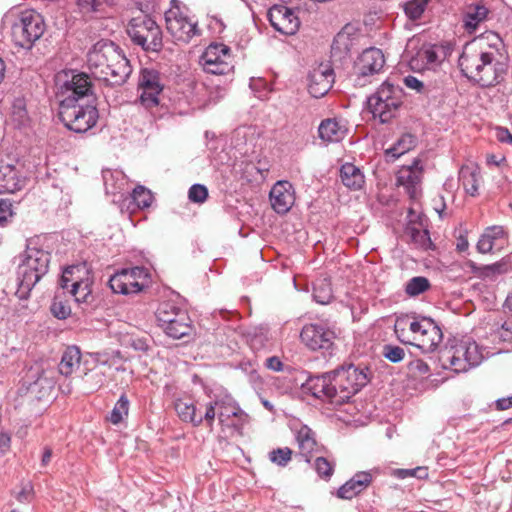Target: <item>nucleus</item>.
<instances>
[{
	"label": "nucleus",
	"mask_w": 512,
	"mask_h": 512,
	"mask_svg": "<svg viewBox=\"0 0 512 512\" xmlns=\"http://www.w3.org/2000/svg\"><path fill=\"white\" fill-rule=\"evenodd\" d=\"M59 118L71 131L85 133L93 128L99 118L92 93L90 77L84 73L73 74L61 86Z\"/></svg>",
	"instance_id": "nucleus-1"
},
{
	"label": "nucleus",
	"mask_w": 512,
	"mask_h": 512,
	"mask_svg": "<svg viewBox=\"0 0 512 512\" xmlns=\"http://www.w3.org/2000/svg\"><path fill=\"white\" fill-rule=\"evenodd\" d=\"M90 72L108 86L123 85L132 72L129 60L112 41L100 40L87 53Z\"/></svg>",
	"instance_id": "nucleus-2"
},
{
	"label": "nucleus",
	"mask_w": 512,
	"mask_h": 512,
	"mask_svg": "<svg viewBox=\"0 0 512 512\" xmlns=\"http://www.w3.org/2000/svg\"><path fill=\"white\" fill-rule=\"evenodd\" d=\"M497 56L496 51H486L480 42L473 41L464 47L458 64L470 81L481 87H492L500 83L507 72L506 64L500 62Z\"/></svg>",
	"instance_id": "nucleus-3"
},
{
	"label": "nucleus",
	"mask_w": 512,
	"mask_h": 512,
	"mask_svg": "<svg viewBox=\"0 0 512 512\" xmlns=\"http://www.w3.org/2000/svg\"><path fill=\"white\" fill-rule=\"evenodd\" d=\"M50 258V253L39 248L35 240L28 241L17 268L16 296L19 299L29 298L32 289L47 274Z\"/></svg>",
	"instance_id": "nucleus-4"
},
{
	"label": "nucleus",
	"mask_w": 512,
	"mask_h": 512,
	"mask_svg": "<svg viewBox=\"0 0 512 512\" xmlns=\"http://www.w3.org/2000/svg\"><path fill=\"white\" fill-rule=\"evenodd\" d=\"M395 333L401 342L414 345L425 353L435 351L443 339L441 328L427 317L397 320Z\"/></svg>",
	"instance_id": "nucleus-5"
},
{
	"label": "nucleus",
	"mask_w": 512,
	"mask_h": 512,
	"mask_svg": "<svg viewBox=\"0 0 512 512\" xmlns=\"http://www.w3.org/2000/svg\"><path fill=\"white\" fill-rule=\"evenodd\" d=\"M484 359L483 350L471 337L454 339L441 357L442 366L455 373H465L479 366Z\"/></svg>",
	"instance_id": "nucleus-6"
},
{
	"label": "nucleus",
	"mask_w": 512,
	"mask_h": 512,
	"mask_svg": "<svg viewBox=\"0 0 512 512\" xmlns=\"http://www.w3.org/2000/svg\"><path fill=\"white\" fill-rule=\"evenodd\" d=\"M367 370V368L348 365L331 372L334 404L342 405L348 402L368 383Z\"/></svg>",
	"instance_id": "nucleus-7"
},
{
	"label": "nucleus",
	"mask_w": 512,
	"mask_h": 512,
	"mask_svg": "<svg viewBox=\"0 0 512 512\" xmlns=\"http://www.w3.org/2000/svg\"><path fill=\"white\" fill-rule=\"evenodd\" d=\"M368 108L374 118L381 123L390 121L402 103V90L385 81L378 90L368 98Z\"/></svg>",
	"instance_id": "nucleus-8"
},
{
	"label": "nucleus",
	"mask_w": 512,
	"mask_h": 512,
	"mask_svg": "<svg viewBox=\"0 0 512 512\" xmlns=\"http://www.w3.org/2000/svg\"><path fill=\"white\" fill-rule=\"evenodd\" d=\"M127 34L133 44L146 52H158L163 46L162 31L157 23L148 16H139L130 20Z\"/></svg>",
	"instance_id": "nucleus-9"
},
{
	"label": "nucleus",
	"mask_w": 512,
	"mask_h": 512,
	"mask_svg": "<svg viewBox=\"0 0 512 512\" xmlns=\"http://www.w3.org/2000/svg\"><path fill=\"white\" fill-rule=\"evenodd\" d=\"M45 28L43 17L38 12L22 11L12 25L13 41L16 45L29 49L44 34Z\"/></svg>",
	"instance_id": "nucleus-10"
},
{
	"label": "nucleus",
	"mask_w": 512,
	"mask_h": 512,
	"mask_svg": "<svg viewBox=\"0 0 512 512\" xmlns=\"http://www.w3.org/2000/svg\"><path fill=\"white\" fill-rule=\"evenodd\" d=\"M159 326L171 338L180 339L192 331L190 317L187 311L172 302L166 301L159 305L156 311Z\"/></svg>",
	"instance_id": "nucleus-11"
},
{
	"label": "nucleus",
	"mask_w": 512,
	"mask_h": 512,
	"mask_svg": "<svg viewBox=\"0 0 512 512\" xmlns=\"http://www.w3.org/2000/svg\"><path fill=\"white\" fill-rule=\"evenodd\" d=\"M93 280L85 264L67 267L61 276V287L70 288L78 304H91L93 302L92 286Z\"/></svg>",
	"instance_id": "nucleus-12"
},
{
	"label": "nucleus",
	"mask_w": 512,
	"mask_h": 512,
	"mask_svg": "<svg viewBox=\"0 0 512 512\" xmlns=\"http://www.w3.org/2000/svg\"><path fill=\"white\" fill-rule=\"evenodd\" d=\"M300 339L309 350L320 351L326 356L334 350L336 334L327 323L316 322L303 326Z\"/></svg>",
	"instance_id": "nucleus-13"
},
{
	"label": "nucleus",
	"mask_w": 512,
	"mask_h": 512,
	"mask_svg": "<svg viewBox=\"0 0 512 512\" xmlns=\"http://www.w3.org/2000/svg\"><path fill=\"white\" fill-rule=\"evenodd\" d=\"M149 273L144 267H133L116 272L109 279V286L114 293L137 294L148 284Z\"/></svg>",
	"instance_id": "nucleus-14"
},
{
	"label": "nucleus",
	"mask_w": 512,
	"mask_h": 512,
	"mask_svg": "<svg viewBox=\"0 0 512 512\" xmlns=\"http://www.w3.org/2000/svg\"><path fill=\"white\" fill-rule=\"evenodd\" d=\"M385 65V57L379 48L365 49L355 62V83L364 86L371 82V77L380 73Z\"/></svg>",
	"instance_id": "nucleus-15"
},
{
	"label": "nucleus",
	"mask_w": 512,
	"mask_h": 512,
	"mask_svg": "<svg viewBox=\"0 0 512 512\" xmlns=\"http://www.w3.org/2000/svg\"><path fill=\"white\" fill-rule=\"evenodd\" d=\"M201 64L207 73L224 75L232 69L231 50L223 43H212L201 56Z\"/></svg>",
	"instance_id": "nucleus-16"
},
{
	"label": "nucleus",
	"mask_w": 512,
	"mask_h": 512,
	"mask_svg": "<svg viewBox=\"0 0 512 512\" xmlns=\"http://www.w3.org/2000/svg\"><path fill=\"white\" fill-rule=\"evenodd\" d=\"M167 31L176 41L187 43L197 34V24L183 16L178 9H170L165 13Z\"/></svg>",
	"instance_id": "nucleus-17"
},
{
	"label": "nucleus",
	"mask_w": 512,
	"mask_h": 512,
	"mask_svg": "<svg viewBox=\"0 0 512 512\" xmlns=\"http://www.w3.org/2000/svg\"><path fill=\"white\" fill-rule=\"evenodd\" d=\"M268 19L275 30L284 35H294L300 27V20L292 8L274 5L268 11Z\"/></svg>",
	"instance_id": "nucleus-18"
},
{
	"label": "nucleus",
	"mask_w": 512,
	"mask_h": 512,
	"mask_svg": "<svg viewBox=\"0 0 512 512\" xmlns=\"http://www.w3.org/2000/svg\"><path fill=\"white\" fill-rule=\"evenodd\" d=\"M26 185V177L22 169L12 163L0 159V194L16 193Z\"/></svg>",
	"instance_id": "nucleus-19"
},
{
	"label": "nucleus",
	"mask_w": 512,
	"mask_h": 512,
	"mask_svg": "<svg viewBox=\"0 0 512 512\" xmlns=\"http://www.w3.org/2000/svg\"><path fill=\"white\" fill-rule=\"evenodd\" d=\"M54 380L40 367L31 368L26 375L25 385L31 397L41 400L48 398L54 388Z\"/></svg>",
	"instance_id": "nucleus-20"
},
{
	"label": "nucleus",
	"mask_w": 512,
	"mask_h": 512,
	"mask_svg": "<svg viewBox=\"0 0 512 512\" xmlns=\"http://www.w3.org/2000/svg\"><path fill=\"white\" fill-rule=\"evenodd\" d=\"M334 83V72L328 63H321L308 76V91L311 96L320 98L328 93Z\"/></svg>",
	"instance_id": "nucleus-21"
},
{
	"label": "nucleus",
	"mask_w": 512,
	"mask_h": 512,
	"mask_svg": "<svg viewBox=\"0 0 512 512\" xmlns=\"http://www.w3.org/2000/svg\"><path fill=\"white\" fill-rule=\"evenodd\" d=\"M270 202L278 214H286L295 202V191L292 184L286 180L277 181L271 188Z\"/></svg>",
	"instance_id": "nucleus-22"
},
{
	"label": "nucleus",
	"mask_w": 512,
	"mask_h": 512,
	"mask_svg": "<svg viewBox=\"0 0 512 512\" xmlns=\"http://www.w3.org/2000/svg\"><path fill=\"white\" fill-rule=\"evenodd\" d=\"M508 244V233L503 226L494 225L487 227L480 236L477 250L480 253L500 251Z\"/></svg>",
	"instance_id": "nucleus-23"
},
{
	"label": "nucleus",
	"mask_w": 512,
	"mask_h": 512,
	"mask_svg": "<svg viewBox=\"0 0 512 512\" xmlns=\"http://www.w3.org/2000/svg\"><path fill=\"white\" fill-rule=\"evenodd\" d=\"M422 179V167L419 160H414L412 165L403 166L397 174V185L403 186L410 198L415 199L419 194V185Z\"/></svg>",
	"instance_id": "nucleus-24"
},
{
	"label": "nucleus",
	"mask_w": 512,
	"mask_h": 512,
	"mask_svg": "<svg viewBox=\"0 0 512 512\" xmlns=\"http://www.w3.org/2000/svg\"><path fill=\"white\" fill-rule=\"evenodd\" d=\"M332 385L330 372L320 376L309 377L304 384V388L314 397L327 400L334 404Z\"/></svg>",
	"instance_id": "nucleus-25"
},
{
	"label": "nucleus",
	"mask_w": 512,
	"mask_h": 512,
	"mask_svg": "<svg viewBox=\"0 0 512 512\" xmlns=\"http://www.w3.org/2000/svg\"><path fill=\"white\" fill-rule=\"evenodd\" d=\"M299 453L306 462L318 451V444L314 432L308 426H302L296 435Z\"/></svg>",
	"instance_id": "nucleus-26"
},
{
	"label": "nucleus",
	"mask_w": 512,
	"mask_h": 512,
	"mask_svg": "<svg viewBox=\"0 0 512 512\" xmlns=\"http://www.w3.org/2000/svg\"><path fill=\"white\" fill-rule=\"evenodd\" d=\"M347 132V128L337 119H325L319 127V137L327 142H339L341 141Z\"/></svg>",
	"instance_id": "nucleus-27"
},
{
	"label": "nucleus",
	"mask_w": 512,
	"mask_h": 512,
	"mask_svg": "<svg viewBox=\"0 0 512 512\" xmlns=\"http://www.w3.org/2000/svg\"><path fill=\"white\" fill-rule=\"evenodd\" d=\"M340 178L343 185L353 191L362 189L365 184L363 172L352 163H345L341 166Z\"/></svg>",
	"instance_id": "nucleus-28"
},
{
	"label": "nucleus",
	"mask_w": 512,
	"mask_h": 512,
	"mask_svg": "<svg viewBox=\"0 0 512 512\" xmlns=\"http://www.w3.org/2000/svg\"><path fill=\"white\" fill-rule=\"evenodd\" d=\"M174 408L183 422L191 423L193 426H199L203 423L202 414L197 412V407L191 400L177 399Z\"/></svg>",
	"instance_id": "nucleus-29"
},
{
	"label": "nucleus",
	"mask_w": 512,
	"mask_h": 512,
	"mask_svg": "<svg viewBox=\"0 0 512 512\" xmlns=\"http://www.w3.org/2000/svg\"><path fill=\"white\" fill-rule=\"evenodd\" d=\"M489 10L484 5H471L463 19V26L469 34L475 33L483 21L486 20Z\"/></svg>",
	"instance_id": "nucleus-30"
},
{
	"label": "nucleus",
	"mask_w": 512,
	"mask_h": 512,
	"mask_svg": "<svg viewBox=\"0 0 512 512\" xmlns=\"http://www.w3.org/2000/svg\"><path fill=\"white\" fill-rule=\"evenodd\" d=\"M80 360V349L76 346L68 347L61 357V361L59 363V372L64 376L71 375L75 369L79 367Z\"/></svg>",
	"instance_id": "nucleus-31"
},
{
	"label": "nucleus",
	"mask_w": 512,
	"mask_h": 512,
	"mask_svg": "<svg viewBox=\"0 0 512 512\" xmlns=\"http://www.w3.org/2000/svg\"><path fill=\"white\" fill-rule=\"evenodd\" d=\"M139 90L162 92L164 84L158 71L154 69H142L138 82Z\"/></svg>",
	"instance_id": "nucleus-32"
},
{
	"label": "nucleus",
	"mask_w": 512,
	"mask_h": 512,
	"mask_svg": "<svg viewBox=\"0 0 512 512\" xmlns=\"http://www.w3.org/2000/svg\"><path fill=\"white\" fill-rule=\"evenodd\" d=\"M417 144V138L410 134H403L397 142L386 150V156L392 160L398 159L401 155L413 149Z\"/></svg>",
	"instance_id": "nucleus-33"
},
{
	"label": "nucleus",
	"mask_w": 512,
	"mask_h": 512,
	"mask_svg": "<svg viewBox=\"0 0 512 512\" xmlns=\"http://www.w3.org/2000/svg\"><path fill=\"white\" fill-rule=\"evenodd\" d=\"M459 181L466 193L475 196L478 192L479 172L471 166H463L459 171Z\"/></svg>",
	"instance_id": "nucleus-34"
},
{
	"label": "nucleus",
	"mask_w": 512,
	"mask_h": 512,
	"mask_svg": "<svg viewBox=\"0 0 512 512\" xmlns=\"http://www.w3.org/2000/svg\"><path fill=\"white\" fill-rule=\"evenodd\" d=\"M242 416H245L243 411L235 403L231 401L226 402L224 400H219L218 420L222 426H235L236 424L234 422L229 423V419L231 417L241 418Z\"/></svg>",
	"instance_id": "nucleus-35"
},
{
	"label": "nucleus",
	"mask_w": 512,
	"mask_h": 512,
	"mask_svg": "<svg viewBox=\"0 0 512 512\" xmlns=\"http://www.w3.org/2000/svg\"><path fill=\"white\" fill-rule=\"evenodd\" d=\"M473 272L480 278L483 279H493L497 275L503 274L506 272V264L501 262H496L490 265H472Z\"/></svg>",
	"instance_id": "nucleus-36"
},
{
	"label": "nucleus",
	"mask_w": 512,
	"mask_h": 512,
	"mask_svg": "<svg viewBox=\"0 0 512 512\" xmlns=\"http://www.w3.org/2000/svg\"><path fill=\"white\" fill-rule=\"evenodd\" d=\"M431 287L430 281L424 276H415L405 284V293L410 297H416Z\"/></svg>",
	"instance_id": "nucleus-37"
},
{
	"label": "nucleus",
	"mask_w": 512,
	"mask_h": 512,
	"mask_svg": "<svg viewBox=\"0 0 512 512\" xmlns=\"http://www.w3.org/2000/svg\"><path fill=\"white\" fill-rule=\"evenodd\" d=\"M129 400L126 395H121L111 411L109 420L112 424L117 425L128 416Z\"/></svg>",
	"instance_id": "nucleus-38"
},
{
	"label": "nucleus",
	"mask_w": 512,
	"mask_h": 512,
	"mask_svg": "<svg viewBox=\"0 0 512 512\" xmlns=\"http://www.w3.org/2000/svg\"><path fill=\"white\" fill-rule=\"evenodd\" d=\"M11 121L18 128L24 127L28 124L29 116L23 100L18 99L13 103Z\"/></svg>",
	"instance_id": "nucleus-39"
},
{
	"label": "nucleus",
	"mask_w": 512,
	"mask_h": 512,
	"mask_svg": "<svg viewBox=\"0 0 512 512\" xmlns=\"http://www.w3.org/2000/svg\"><path fill=\"white\" fill-rule=\"evenodd\" d=\"M430 0H409L404 4V12L411 20L419 19Z\"/></svg>",
	"instance_id": "nucleus-40"
},
{
	"label": "nucleus",
	"mask_w": 512,
	"mask_h": 512,
	"mask_svg": "<svg viewBox=\"0 0 512 512\" xmlns=\"http://www.w3.org/2000/svg\"><path fill=\"white\" fill-rule=\"evenodd\" d=\"M293 451L288 447L273 449L269 452V460L279 467H286L292 459Z\"/></svg>",
	"instance_id": "nucleus-41"
},
{
	"label": "nucleus",
	"mask_w": 512,
	"mask_h": 512,
	"mask_svg": "<svg viewBox=\"0 0 512 512\" xmlns=\"http://www.w3.org/2000/svg\"><path fill=\"white\" fill-rule=\"evenodd\" d=\"M123 343L136 351L147 352L150 347V337L146 335H126L123 338Z\"/></svg>",
	"instance_id": "nucleus-42"
},
{
	"label": "nucleus",
	"mask_w": 512,
	"mask_h": 512,
	"mask_svg": "<svg viewBox=\"0 0 512 512\" xmlns=\"http://www.w3.org/2000/svg\"><path fill=\"white\" fill-rule=\"evenodd\" d=\"M132 198L139 208H147L153 202V195L151 191L141 185L137 186L133 190Z\"/></svg>",
	"instance_id": "nucleus-43"
},
{
	"label": "nucleus",
	"mask_w": 512,
	"mask_h": 512,
	"mask_svg": "<svg viewBox=\"0 0 512 512\" xmlns=\"http://www.w3.org/2000/svg\"><path fill=\"white\" fill-rule=\"evenodd\" d=\"M408 231L410 233L412 241L418 245L422 249H429L432 245V242L429 237V232L427 230H420L414 227H409Z\"/></svg>",
	"instance_id": "nucleus-44"
},
{
	"label": "nucleus",
	"mask_w": 512,
	"mask_h": 512,
	"mask_svg": "<svg viewBox=\"0 0 512 512\" xmlns=\"http://www.w3.org/2000/svg\"><path fill=\"white\" fill-rule=\"evenodd\" d=\"M382 355L392 363H399L404 359L406 353L400 346L386 344L383 346Z\"/></svg>",
	"instance_id": "nucleus-45"
},
{
	"label": "nucleus",
	"mask_w": 512,
	"mask_h": 512,
	"mask_svg": "<svg viewBox=\"0 0 512 512\" xmlns=\"http://www.w3.org/2000/svg\"><path fill=\"white\" fill-rule=\"evenodd\" d=\"M393 475L398 479H405L409 477H415L418 479H425L428 477V471L426 467H416L412 469H395Z\"/></svg>",
	"instance_id": "nucleus-46"
},
{
	"label": "nucleus",
	"mask_w": 512,
	"mask_h": 512,
	"mask_svg": "<svg viewBox=\"0 0 512 512\" xmlns=\"http://www.w3.org/2000/svg\"><path fill=\"white\" fill-rule=\"evenodd\" d=\"M50 310L53 316L60 320L68 318L71 314L70 306L57 296L54 298Z\"/></svg>",
	"instance_id": "nucleus-47"
},
{
	"label": "nucleus",
	"mask_w": 512,
	"mask_h": 512,
	"mask_svg": "<svg viewBox=\"0 0 512 512\" xmlns=\"http://www.w3.org/2000/svg\"><path fill=\"white\" fill-rule=\"evenodd\" d=\"M416 60H421L425 67H430L439 62V56L434 47H427L417 53Z\"/></svg>",
	"instance_id": "nucleus-48"
},
{
	"label": "nucleus",
	"mask_w": 512,
	"mask_h": 512,
	"mask_svg": "<svg viewBox=\"0 0 512 512\" xmlns=\"http://www.w3.org/2000/svg\"><path fill=\"white\" fill-rule=\"evenodd\" d=\"M141 94L139 96V101L141 105L145 108H153L159 105L160 99L159 96L162 92L157 91H149V90H140Z\"/></svg>",
	"instance_id": "nucleus-49"
},
{
	"label": "nucleus",
	"mask_w": 512,
	"mask_h": 512,
	"mask_svg": "<svg viewBox=\"0 0 512 512\" xmlns=\"http://www.w3.org/2000/svg\"><path fill=\"white\" fill-rule=\"evenodd\" d=\"M14 215L13 204L9 199H0V226H6Z\"/></svg>",
	"instance_id": "nucleus-50"
},
{
	"label": "nucleus",
	"mask_w": 512,
	"mask_h": 512,
	"mask_svg": "<svg viewBox=\"0 0 512 512\" xmlns=\"http://www.w3.org/2000/svg\"><path fill=\"white\" fill-rule=\"evenodd\" d=\"M208 197V190L204 185L194 184L190 187L188 198L194 203H203Z\"/></svg>",
	"instance_id": "nucleus-51"
},
{
	"label": "nucleus",
	"mask_w": 512,
	"mask_h": 512,
	"mask_svg": "<svg viewBox=\"0 0 512 512\" xmlns=\"http://www.w3.org/2000/svg\"><path fill=\"white\" fill-rule=\"evenodd\" d=\"M361 491L363 490L359 489L358 485L356 486V483L353 482L352 479H350L338 489L337 495L339 498L342 499H352Z\"/></svg>",
	"instance_id": "nucleus-52"
},
{
	"label": "nucleus",
	"mask_w": 512,
	"mask_h": 512,
	"mask_svg": "<svg viewBox=\"0 0 512 512\" xmlns=\"http://www.w3.org/2000/svg\"><path fill=\"white\" fill-rule=\"evenodd\" d=\"M219 400L211 401L205 406V413L202 415L203 422L212 429L216 415L218 416Z\"/></svg>",
	"instance_id": "nucleus-53"
},
{
	"label": "nucleus",
	"mask_w": 512,
	"mask_h": 512,
	"mask_svg": "<svg viewBox=\"0 0 512 512\" xmlns=\"http://www.w3.org/2000/svg\"><path fill=\"white\" fill-rule=\"evenodd\" d=\"M334 466L324 457H317L315 470L320 477L329 478L333 474Z\"/></svg>",
	"instance_id": "nucleus-54"
},
{
	"label": "nucleus",
	"mask_w": 512,
	"mask_h": 512,
	"mask_svg": "<svg viewBox=\"0 0 512 512\" xmlns=\"http://www.w3.org/2000/svg\"><path fill=\"white\" fill-rule=\"evenodd\" d=\"M314 299L320 304H327L332 299L331 289L329 285L325 287H314Z\"/></svg>",
	"instance_id": "nucleus-55"
},
{
	"label": "nucleus",
	"mask_w": 512,
	"mask_h": 512,
	"mask_svg": "<svg viewBox=\"0 0 512 512\" xmlns=\"http://www.w3.org/2000/svg\"><path fill=\"white\" fill-rule=\"evenodd\" d=\"M408 369L417 376H423L429 372L428 364L422 359H415L409 362Z\"/></svg>",
	"instance_id": "nucleus-56"
},
{
	"label": "nucleus",
	"mask_w": 512,
	"mask_h": 512,
	"mask_svg": "<svg viewBox=\"0 0 512 512\" xmlns=\"http://www.w3.org/2000/svg\"><path fill=\"white\" fill-rule=\"evenodd\" d=\"M105 378V372L100 367H97L91 371L87 380L92 382L94 388H99L103 385Z\"/></svg>",
	"instance_id": "nucleus-57"
},
{
	"label": "nucleus",
	"mask_w": 512,
	"mask_h": 512,
	"mask_svg": "<svg viewBox=\"0 0 512 512\" xmlns=\"http://www.w3.org/2000/svg\"><path fill=\"white\" fill-rule=\"evenodd\" d=\"M351 479L359 489L364 490L371 483L372 476L368 472H358Z\"/></svg>",
	"instance_id": "nucleus-58"
},
{
	"label": "nucleus",
	"mask_w": 512,
	"mask_h": 512,
	"mask_svg": "<svg viewBox=\"0 0 512 512\" xmlns=\"http://www.w3.org/2000/svg\"><path fill=\"white\" fill-rule=\"evenodd\" d=\"M99 5V0H78V6L80 10L84 13L96 11Z\"/></svg>",
	"instance_id": "nucleus-59"
},
{
	"label": "nucleus",
	"mask_w": 512,
	"mask_h": 512,
	"mask_svg": "<svg viewBox=\"0 0 512 512\" xmlns=\"http://www.w3.org/2000/svg\"><path fill=\"white\" fill-rule=\"evenodd\" d=\"M404 83L405 85L410 88V89H414L416 90L417 92H423L424 89H425V86L423 84V82H421L420 80H418L416 77L414 76H407L405 77L404 79Z\"/></svg>",
	"instance_id": "nucleus-60"
},
{
	"label": "nucleus",
	"mask_w": 512,
	"mask_h": 512,
	"mask_svg": "<svg viewBox=\"0 0 512 512\" xmlns=\"http://www.w3.org/2000/svg\"><path fill=\"white\" fill-rule=\"evenodd\" d=\"M266 367L270 370L279 372L283 370V363L278 357L272 356L266 359Z\"/></svg>",
	"instance_id": "nucleus-61"
},
{
	"label": "nucleus",
	"mask_w": 512,
	"mask_h": 512,
	"mask_svg": "<svg viewBox=\"0 0 512 512\" xmlns=\"http://www.w3.org/2000/svg\"><path fill=\"white\" fill-rule=\"evenodd\" d=\"M11 437L8 433L0 432V454H4L10 448Z\"/></svg>",
	"instance_id": "nucleus-62"
},
{
	"label": "nucleus",
	"mask_w": 512,
	"mask_h": 512,
	"mask_svg": "<svg viewBox=\"0 0 512 512\" xmlns=\"http://www.w3.org/2000/svg\"><path fill=\"white\" fill-rule=\"evenodd\" d=\"M496 407L498 410H507L512 407V396L506 398H500L496 401Z\"/></svg>",
	"instance_id": "nucleus-63"
},
{
	"label": "nucleus",
	"mask_w": 512,
	"mask_h": 512,
	"mask_svg": "<svg viewBox=\"0 0 512 512\" xmlns=\"http://www.w3.org/2000/svg\"><path fill=\"white\" fill-rule=\"evenodd\" d=\"M497 137L502 142H508L512 144V134L506 128H500L497 132Z\"/></svg>",
	"instance_id": "nucleus-64"
}]
</instances>
